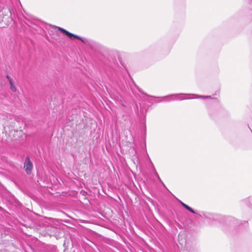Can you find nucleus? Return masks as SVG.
<instances>
[{"label": "nucleus", "mask_w": 252, "mask_h": 252, "mask_svg": "<svg viewBox=\"0 0 252 252\" xmlns=\"http://www.w3.org/2000/svg\"><path fill=\"white\" fill-rule=\"evenodd\" d=\"M189 94H171L168 96H164L162 98L165 99V101H171L174 100H183L185 99H193V98H211V96L210 95H200L197 94H192L194 95V97H186L185 95H189Z\"/></svg>", "instance_id": "obj_1"}, {"label": "nucleus", "mask_w": 252, "mask_h": 252, "mask_svg": "<svg viewBox=\"0 0 252 252\" xmlns=\"http://www.w3.org/2000/svg\"><path fill=\"white\" fill-rule=\"evenodd\" d=\"M225 223L230 227H235L239 223V221L232 217H227L224 218Z\"/></svg>", "instance_id": "obj_2"}, {"label": "nucleus", "mask_w": 252, "mask_h": 252, "mask_svg": "<svg viewBox=\"0 0 252 252\" xmlns=\"http://www.w3.org/2000/svg\"><path fill=\"white\" fill-rule=\"evenodd\" d=\"M32 167L33 165L32 162L31 161L30 158L29 157H27L24 163V168L28 174L31 173Z\"/></svg>", "instance_id": "obj_3"}, {"label": "nucleus", "mask_w": 252, "mask_h": 252, "mask_svg": "<svg viewBox=\"0 0 252 252\" xmlns=\"http://www.w3.org/2000/svg\"><path fill=\"white\" fill-rule=\"evenodd\" d=\"M58 30L61 31L62 33H64L68 37H69L70 39L73 40L72 35H73V33H72L64 29H63L60 27H58Z\"/></svg>", "instance_id": "obj_4"}, {"label": "nucleus", "mask_w": 252, "mask_h": 252, "mask_svg": "<svg viewBox=\"0 0 252 252\" xmlns=\"http://www.w3.org/2000/svg\"><path fill=\"white\" fill-rule=\"evenodd\" d=\"M244 203L248 207L252 208V196H250L243 200Z\"/></svg>", "instance_id": "obj_5"}, {"label": "nucleus", "mask_w": 252, "mask_h": 252, "mask_svg": "<svg viewBox=\"0 0 252 252\" xmlns=\"http://www.w3.org/2000/svg\"><path fill=\"white\" fill-rule=\"evenodd\" d=\"M181 205H182L183 207H184L186 209H187V210H188L190 212H191V213H192L193 214H195L196 213V212L190 207H189L188 205L186 204L184 202L181 201Z\"/></svg>", "instance_id": "obj_6"}, {"label": "nucleus", "mask_w": 252, "mask_h": 252, "mask_svg": "<svg viewBox=\"0 0 252 252\" xmlns=\"http://www.w3.org/2000/svg\"><path fill=\"white\" fill-rule=\"evenodd\" d=\"M73 37L80 40L84 43H87L88 42V40H87V39L84 38H82V37H80V36H79L78 35H77L76 34H73V35H72V38Z\"/></svg>", "instance_id": "obj_7"}, {"label": "nucleus", "mask_w": 252, "mask_h": 252, "mask_svg": "<svg viewBox=\"0 0 252 252\" xmlns=\"http://www.w3.org/2000/svg\"><path fill=\"white\" fill-rule=\"evenodd\" d=\"M9 83L10 84V88L11 90L13 92H16V88L14 84V82H13V80H10V82H9Z\"/></svg>", "instance_id": "obj_8"}, {"label": "nucleus", "mask_w": 252, "mask_h": 252, "mask_svg": "<svg viewBox=\"0 0 252 252\" xmlns=\"http://www.w3.org/2000/svg\"><path fill=\"white\" fill-rule=\"evenodd\" d=\"M152 165H153L152 164ZM153 166V168H154V175L157 178V179L159 180V181L164 186H165V185H164L163 183L162 182V181H161V180L160 179L158 173H157V172L156 171L155 168L154 167V166Z\"/></svg>", "instance_id": "obj_9"}, {"label": "nucleus", "mask_w": 252, "mask_h": 252, "mask_svg": "<svg viewBox=\"0 0 252 252\" xmlns=\"http://www.w3.org/2000/svg\"><path fill=\"white\" fill-rule=\"evenodd\" d=\"M119 103L124 107H126V104H125V103L121 99H120L119 100Z\"/></svg>", "instance_id": "obj_10"}, {"label": "nucleus", "mask_w": 252, "mask_h": 252, "mask_svg": "<svg viewBox=\"0 0 252 252\" xmlns=\"http://www.w3.org/2000/svg\"><path fill=\"white\" fill-rule=\"evenodd\" d=\"M6 77L8 79L9 82H10V80H12V79L9 76L8 74L6 75Z\"/></svg>", "instance_id": "obj_11"}]
</instances>
